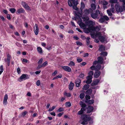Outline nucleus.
I'll list each match as a JSON object with an SVG mask.
<instances>
[{
	"mask_svg": "<svg viewBox=\"0 0 125 125\" xmlns=\"http://www.w3.org/2000/svg\"><path fill=\"white\" fill-rule=\"evenodd\" d=\"M81 118L83 120V121L81 123V124L83 125H86L87 124V122L90 121L91 118L89 117H88L85 114L82 115L81 117Z\"/></svg>",
	"mask_w": 125,
	"mask_h": 125,
	"instance_id": "1",
	"label": "nucleus"
},
{
	"mask_svg": "<svg viewBox=\"0 0 125 125\" xmlns=\"http://www.w3.org/2000/svg\"><path fill=\"white\" fill-rule=\"evenodd\" d=\"M95 36L96 37H98L99 40L102 42H104L106 40L105 36H102L101 33L100 32H96Z\"/></svg>",
	"mask_w": 125,
	"mask_h": 125,
	"instance_id": "2",
	"label": "nucleus"
},
{
	"mask_svg": "<svg viewBox=\"0 0 125 125\" xmlns=\"http://www.w3.org/2000/svg\"><path fill=\"white\" fill-rule=\"evenodd\" d=\"M30 78V75L27 74H23L19 78L18 81L19 82L22 81L23 80L28 79Z\"/></svg>",
	"mask_w": 125,
	"mask_h": 125,
	"instance_id": "3",
	"label": "nucleus"
},
{
	"mask_svg": "<svg viewBox=\"0 0 125 125\" xmlns=\"http://www.w3.org/2000/svg\"><path fill=\"white\" fill-rule=\"evenodd\" d=\"M109 20V18L106 16H104L101 17L99 20V22L101 23L104 22L105 21H108Z\"/></svg>",
	"mask_w": 125,
	"mask_h": 125,
	"instance_id": "4",
	"label": "nucleus"
},
{
	"mask_svg": "<svg viewBox=\"0 0 125 125\" xmlns=\"http://www.w3.org/2000/svg\"><path fill=\"white\" fill-rule=\"evenodd\" d=\"M79 104L82 107L81 109V111L83 112L87 108L86 104L84 103L83 102L81 101L80 102Z\"/></svg>",
	"mask_w": 125,
	"mask_h": 125,
	"instance_id": "5",
	"label": "nucleus"
},
{
	"mask_svg": "<svg viewBox=\"0 0 125 125\" xmlns=\"http://www.w3.org/2000/svg\"><path fill=\"white\" fill-rule=\"evenodd\" d=\"M7 56V59H5L4 60L5 62L7 63L8 65L9 66L10 64L11 56L9 54H8Z\"/></svg>",
	"mask_w": 125,
	"mask_h": 125,
	"instance_id": "6",
	"label": "nucleus"
},
{
	"mask_svg": "<svg viewBox=\"0 0 125 125\" xmlns=\"http://www.w3.org/2000/svg\"><path fill=\"white\" fill-rule=\"evenodd\" d=\"M115 7L116 10L117 12H122L123 11V9L120 8L119 4L118 3L116 4Z\"/></svg>",
	"mask_w": 125,
	"mask_h": 125,
	"instance_id": "7",
	"label": "nucleus"
},
{
	"mask_svg": "<svg viewBox=\"0 0 125 125\" xmlns=\"http://www.w3.org/2000/svg\"><path fill=\"white\" fill-rule=\"evenodd\" d=\"M90 28L91 29L92 31H95L97 32L99 31L100 30L99 27L98 26L95 27L92 26H91V27Z\"/></svg>",
	"mask_w": 125,
	"mask_h": 125,
	"instance_id": "8",
	"label": "nucleus"
},
{
	"mask_svg": "<svg viewBox=\"0 0 125 125\" xmlns=\"http://www.w3.org/2000/svg\"><path fill=\"white\" fill-rule=\"evenodd\" d=\"M62 67L64 71H66L68 72H70L71 71V69L68 66H62Z\"/></svg>",
	"mask_w": 125,
	"mask_h": 125,
	"instance_id": "9",
	"label": "nucleus"
},
{
	"mask_svg": "<svg viewBox=\"0 0 125 125\" xmlns=\"http://www.w3.org/2000/svg\"><path fill=\"white\" fill-rule=\"evenodd\" d=\"M93 12L91 8H89L88 9H85L84 11V14L86 15H88L90 13H92Z\"/></svg>",
	"mask_w": 125,
	"mask_h": 125,
	"instance_id": "10",
	"label": "nucleus"
},
{
	"mask_svg": "<svg viewBox=\"0 0 125 125\" xmlns=\"http://www.w3.org/2000/svg\"><path fill=\"white\" fill-rule=\"evenodd\" d=\"M23 7L26 9L28 10H31L30 7L28 6V5L24 2H22L21 3Z\"/></svg>",
	"mask_w": 125,
	"mask_h": 125,
	"instance_id": "11",
	"label": "nucleus"
},
{
	"mask_svg": "<svg viewBox=\"0 0 125 125\" xmlns=\"http://www.w3.org/2000/svg\"><path fill=\"white\" fill-rule=\"evenodd\" d=\"M34 33L36 35H37L39 33V29L37 24H36L34 27Z\"/></svg>",
	"mask_w": 125,
	"mask_h": 125,
	"instance_id": "12",
	"label": "nucleus"
},
{
	"mask_svg": "<svg viewBox=\"0 0 125 125\" xmlns=\"http://www.w3.org/2000/svg\"><path fill=\"white\" fill-rule=\"evenodd\" d=\"M92 76L91 75H89L86 77L87 80L86 81V83L87 84H90L92 82Z\"/></svg>",
	"mask_w": 125,
	"mask_h": 125,
	"instance_id": "13",
	"label": "nucleus"
},
{
	"mask_svg": "<svg viewBox=\"0 0 125 125\" xmlns=\"http://www.w3.org/2000/svg\"><path fill=\"white\" fill-rule=\"evenodd\" d=\"M101 73V72L99 71H96L94 74V77L97 78H98L100 75Z\"/></svg>",
	"mask_w": 125,
	"mask_h": 125,
	"instance_id": "14",
	"label": "nucleus"
},
{
	"mask_svg": "<svg viewBox=\"0 0 125 125\" xmlns=\"http://www.w3.org/2000/svg\"><path fill=\"white\" fill-rule=\"evenodd\" d=\"M97 61L98 63L101 64L103 63L104 62V59L102 57H98L97 58Z\"/></svg>",
	"mask_w": 125,
	"mask_h": 125,
	"instance_id": "15",
	"label": "nucleus"
},
{
	"mask_svg": "<svg viewBox=\"0 0 125 125\" xmlns=\"http://www.w3.org/2000/svg\"><path fill=\"white\" fill-rule=\"evenodd\" d=\"M94 109V107L91 106H88L87 108V113H89L92 111Z\"/></svg>",
	"mask_w": 125,
	"mask_h": 125,
	"instance_id": "16",
	"label": "nucleus"
},
{
	"mask_svg": "<svg viewBox=\"0 0 125 125\" xmlns=\"http://www.w3.org/2000/svg\"><path fill=\"white\" fill-rule=\"evenodd\" d=\"M100 82V80L99 79H96L94 81H93L92 83L91 84V85L92 86H94L98 84Z\"/></svg>",
	"mask_w": 125,
	"mask_h": 125,
	"instance_id": "17",
	"label": "nucleus"
},
{
	"mask_svg": "<svg viewBox=\"0 0 125 125\" xmlns=\"http://www.w3.org/2000/svg\"><path fill=\"white\" fill-rule=\"evenodd\" d=\"M78 23L82 28L85 27L86 26L85 24L82 21H78Z\"/></svg>",
	"mask_w": 125,
	"mask_h": 125,
	"instance_id": "18",
	"label": "nucleus"
},
{
	"mask_svg": "<svg viewBox=\"0 0 125 125\" xmlns=\"http://www.w3.org/2000/svg\"><path fill=\"white\" fill-rule=\"evenodd\" d=\"M91 26L89 27L88 28H85L84 29V31L85 33H88L91 31V29L90 28Z\"/></svg>",
	"mask_w": 125,
	"mask_h": 125,
	"instance_id": "19",
	"label": "nucleus"
},
{
	"mask_svg": "<svg viewBox=\"0 0 125 125\" xmlns=\"http://www.w3.org/2000/svg\"><path fill=\"white\" fill-rule=\"evenodd\" d=\"M105 49V47L102 45H101L99 47V50L100 52H102L104 51Z\"/></svg>",
	"mask_w": 125,
	"mask_h": 125,
	"instance_id": "20",
	"label": "nucleus"
},
{
	"mask_svg": "<svg viewBox=\"0 0 125 125\" xmlns=\"http://www.w3.org/2000/svg\"><path fill=\"white\" fill-rule=\"evenodd\" d=\"M74 85V83L71 82L69 85V89L70 90H72L73 89Z\"/></svg>",
	"mask_w": 125,
	"mask_h": 125,
	"instance_id": "21",
	"label": "nucleus"
},
{
	"mask_svg": "<svg viewBox=\"0 0 125 125\" xmlns=\"http://www.w3.org/2000/svg\"><path fill=\"white\" fill-rule=\"evenodd\" d=\"M92 91V89H89L86 92L85 94H87L90 95L91 94Z\"/></svg>",
	"mask_w": 125,
	"mask_h": 125,
	"instance_id": "22",
	"label": "nucleus"
},
{
	"mask_svg": "<svg viewBox=\"0 0 125 125\" xmlns=\"http://www.w3.org/2000/svg\"><path fill=\"white\" fill-rule=\"evenodd\" d=\"M85 7V5L84 2L82 1L81 3V6L80 7V9L82 11L83 9Z\"/></svg>",
	"mask_w": 125,
	"mask_h": 125,
	"instance_id": "23",
	"label": "nucleus"
},
{
	"mask_svg": "<svg viewBox=\"0 0 125 125\" xmlns=\"http://www.w3.org/2000/svg\"><path fill=\"white\" fill-rule=\"evenodd\" d=\"M91 16L92 18L95 19L97 18L98 15L95 13H92L91 14Z\"/></svg>",
	"mask_w": 125,
	"mask_h": 125,
	"instance_id": "24",
	"label": "nucleus"
},
{
	"mask_svg": "<svg viewBox=\"0 0 125 125\" xmlns=\"http://www.w3.org/2000/svg\"><path fill=\"white\" fill-rule=\"evenodd\" d=\"M89 87V84H87L84 85L83 88V90H87Z\"/></svg>",
	"mask_w": 125,
	"mask_h": 125,
	"instance_id": "25",
	"label": "nucleus"
},
{
	"mask_svg": "<svg viewBox=\"0 0 125 125\" xmlns=\"http://www.w3.org/2000/svg\"><path fill=\"white\" fill-rule=\"evenodd\" d=\"M111 9L110 10H111L112 13H114L115 10V7L114 5L113 4H112L111 5Z\"/></svg>",
	"mask_w": 125,
	"mask_h": 125,
	"instance_id": "26",
	"label": "nucleus"
},
{
	"mask_svg": "<svg viewBox=\"0 0 125 125\" xmlns=\"http://www.w3.org/2000/svg\"><path fill=\"white\" fill-rule=\"evenodd\" d=\"M68 65L72 67V66H74L75 65V63L74 62L72 61H71L68 64Z\"/></svg>",
	"mask_w": 125,
	"mask_h": 125,
	"instance_id": "27",
	"label": "nucleus"
},
{
	"mask_svg": "<svg viewBox=\"0 0 125 125\" xmlns=\"http://www.w3.org/2000/svg\"><path fill=\"white\" fill-rule=\"evenodd\" d=\"M91 8L92 10H95L96 9V7L95 4H94L92 3L91 4Z\"/></svg>",
	"mask_w": 125,
	"mask_h": 125,
	"instance_id": "28",
	"label": "nucleus"
},
{
	"mask_svg": "<svg viewBox=\"0 0 125 125\" xmlns=\"http://www.w3.org/2000/svg\"><path fill=\"white\" fill-rule=\"evenodd\" d=\"M100 54L101 56H106L107 54V52H102L100 53Z\"/></svg>",
	"mask_w": 125,
	"mask_h": 125,
	"instance_id": "29",
	"label": "nucleus"
},
{
	"mask_svg": "<svg viewBox=\"0 0 125 125\" xmlns=\"http://www.w3.org/2000/svg\"><path fill=\"white\" fill-rule=\"evenodd\" d=\"M101 3L103 5H106L108 4V2L104 0H102L101 1Z\"/></svg>",
	"mask_w": 125,
	"mask_h": 125,
	"instance_id": "30",
	"label": "nucleus"
},
{
	"mask_svg": "<svg viewBox=\"0 0 125 125\" xmlns=\"http://www.w3.org/2000/svg\"><path fill=\"white\" fill-rule=\"evenodd\" d=\"M37 50L38 52L41 54L42 53V48L40 47H38L37 48Z\"/></svg>",
	"mask_w": 125,
	"mask_h": 125,
	"instance_id": "31",
	"label": "nucleus"
},
{
	"mask_svg": "<svg viewBox=\"0 0 125 125\" xmlns=\"http://www.w3.org/2000/svg\"><path fill=\"white\" fill-rule=\"evenodd\" d=\"M24 10L22 8L18 10L17 12L19 13H21L24 12Z\"/></svg>",
	"mask_w": 125,
	"mask_h": 125,
	"instance_id": "32",
	"label": "nucleus"
},
{
	"mask_svg": "<svg viewBox=\"0 0 125 125\" xmlns=\"http://www.w3.org/2000/svg\"><path fill=\"white\" fill-rule=\"evenodd\" d=\"M101 67V65L98 64L95 67V70H99Z\"/></svg>",
	"mask_w": 125,
	"mask_h": 125,
	"instance_id": "33",
	"label": "nucleus"
},
{
	"mask_svg": "<svg viewBox=\"0 0 125 125\" xmlns=\"http://www.w3.org/2000/svg\"><path fill=\"white\" fill-rule=\"evenodd\" d=\"M90 39V38L89 37H88L87 38L86 40V42L87 45H88L90 44V42L89 41V40Z\"/></svg>",
	"mask_w": 125,
	"mask_h": 125,
	"instance_id": "34",
	"label": "nucleus"
},
{
	"mask_svg": "<svg viewBox=\"0 0 125 125\" xmlns=\"http://www.w3.org/2000/svg\"><path fill=\"white\" fill-rule=\"evenodd\" d=\"M65 105L66 106L70 107L71 106V104L70 102H67L65 103Z\"/></svg>",
	"mask_w": 125,
	"mask_h": 125,
	"instance_id": "35",
	"label": "nucleus"
},
{
	"mask_svg": "<svg viewBox=\"0 0 125 125\" xmlns=\"http://www.w3.org/2000/svg\"><path fill=\"white\" fill-rule=\"evenodd\" d=\"M111 11L110 10H107V12L108 15L110 16H111L112 15V14L111 12Z\"/></svg>",
	"mask_w": 125,
	"mask_h": 125,
	"instance_id": "36",
	"label": "nucleus"
},
{
	"mask_svg": "<svg viewBox=\"0 0 125 125\" xmlns=\"http://www.w3.org/2000/svg\"><path fill=\"white\" fill-rule=\"evenodd\" d=\"M87 103L89 104H92L94 103V100H90L88 101Z\"/></svg>",
	"mask_w": 125,
	"mask_h": 125,
	"instance_id": "37",
	"label": "nucleus"
},
{
	"mask_svg": "<svg viewBox=\"0 0 125 125\" xmlns=\"http://www.w3.org/2000/svg\"><path fill=\"white\" fill-rule=\"evenodd\" d=\"M72 1L74 5H77L78 4L77 0H73Z\"/></svg>",
	"mask_w": 125,
	"mask_h": 125,
	"instance_id": "38",
	"label": "nucleus"
},
{
	"mask_svg": "<svg viewBox=\"0 0 125 125\" xmlns=\"http://www.w3.org/2000/svg\"><path fill=\"white\" fill-rule=\"evenodd\" d=\"M10 11L12 13H14L16 11V9L14 8H11L10 9Z\"/></svg>",
	"mask_w": 125,
	"mask_h": 125,
	"instance_id": "39",
	"label": "nucleus"
},
{
	"mask_svg": "<svg viewBox=\"0 0 125 125\" xmlns=\"http://www.w3.org/2000/svg\"><path fill=\"white\" fill-rule=\"evenodd\" d=\"M84 93H82L80 94L79 97L81 99H82L84 98Z\"/></svg>",
	"mask_w": 125,
	"mask_h": 125,
	"instance_id": "40",
	"label": "nucleus"
},
{
	"mask_svg": "<svg viewBox=\"0 0 125 125\" xmlns=\"http://www.w3.org/2000/svg\"><path fill=\"white\" fill-rule=\"evenodd\" d=\"M27 113V112L26 111H25L24 112L22 113L21 116L22 117H24Z\"/></svg>",
	"mask_w": 125,
	"mask_h": 125,
	"instance_id": "41",
	"label": "nucleus"
},
{
	"mask_svg": "<svg viewBox=\"0 0 125 125\" xmlns=\"http://www.w3.org/2000/svg\"><path fill=\"white\" fill-rule=\"evenodd\" d=\"M77 5H74L73 6V9L76 10H77L78 9L77 7H76Z\"/></svg>",
	"mask_w": 125,
	"mask_h": 125,
	"instance_id": "42",
	"label": "nucleus"
},
{
	"mask_svg": "<svg viewBox=\"0 0 125 125\" xmlns=\"http://www.w3.org/2000/svg\"><path fill=\"white\" fill-rule=\"evenodd\" d=\"M110 2L112 3H115L117 2V0H110Z\"/></svg>",
	"mask_w": 125,
	"mask_h": 125,
	"instance_id": "43",
	"label": "nucleus"
},
{
	"mask_svg": "<svg viewBox=\"0 0 125 125\" xmlns=\"http://www.w3.org/2000/svg\"><path fill=\"white\" fill-rule=\"evenodd\" d=\"M47 62L46 61L42 64V66L43 67H45L47 64Z\"/></svg>",
	"mask_w": 125,
	"mask_h": 125,
	"instance_id": "44",
	"label": "nucleus"
},
{
	"mask_svg": "<svg viewBox=\"0 0 125 125\" xmlns=\"http://www.w3.org/2000/svg\"><path fill=\"white\" fill-rule=\"evenodd\" d=\"M83 61V59L81 58H78L77 59V61L78 62H80Z\"/></svg>",
	"mask_w": 125,
	"mask_h": 125,
	"instance_id": "45",
	"label": "nucleus"
},
{
	"mask_svg": "<svg viewBox=\"0 0 125 125\" xmlns=\"http://www.w3.org/2000/svg\"><path fill=\"white\" fill-rule=\"evenodd\" d=\"M88 24L90 25H92L93 24V21H89L87 22Z\"/></svg>",
	"mask_w": 125,
	"mask_h": 125,
	"instance_id": "46",
	"label": "nucleus"
},
{
	"mask_svg": "<svg viewBox=\"0 0 125 125\" xmlns=\"http://www.w3.org/2000/svg\"><path fill=\"white\" fill-rule=\"evenodd\" d=\"M68 3L69 6L71 7L73 6L72 4L71 3V2L69 0H68Z\"/></svg>",
	"mask_w": 125,
	"mask_h": 125,
	"instance_id": "47",
	"label": "nucleus"
},
{
	"mask_svg": "<svg viewBox=\"0 0 125 125\" xmlns=\"http://www.w3.org/2000/svg\"><path fill=\"white\" fill-rule=\"evenodd\" d=\"M75 82H76V83H77L80 84L81 83V80L79 79H77L76 80Z\"/></svg>",
	"mask_w": 125,
	"mask_h": 125,
	"instance_id": "48",
	"label": "nucleus"
},
{
	"mask_svg": "<svg viewBox=\"0 0 125 125\" xmlns=\"http://www.w3.org/2000/svg\"><path fill=\"white\" fill-rule=\"evenodd\" d=\"M43 59L42 58L41 59L38 61V64H41L42 62Z\"/></svg>",
	"mask_w": 125,
	"mask_h": 125,
	"instance_id": "49",
	"label": "nucleus"
},
{
	"mask_svg": "<svg viewBox=\"0 0 125 125\" xmlns=\"http://www.w3.org/2000/svg\"><path fill=\"white\" fill-rule=\"evenodd\" d=\"M86 100H88L89 99H90V97L88 95H86L85 96Z\"/></svg>",
	"mask_w": 125,
	"mask_h": 125,
	"instance_id": "50",
	"label": "nucleus"
},
{
	"mask_svg": "<svg viewBox=\"0 0 125 125\" xmlns=\"http://www.w3.org/2000/svg\"><path fill=\"white\" fill-rule=\"evenodd\" d=\"M55 108V106H52L51 108H50L49 109L48 111H51L53 110Z\"/></svg>",
	"mask_w": 125,
	"mask_h": 125,
	"instance_id": "51",
	"label": "nucleus"
},
{
	"mask_svg": "<svg viewBox=\"0 0 125 125\" xmlns=\"http://www.w3.org/2000/svg\"><path fill=\"white\" fill-rule=\"evenodd\" d=\"M75 13L76 15L78 16H79L80 15H81V14H80V12L78 11H75Z\"/></svg>",
	"mask_w": 125,
	"mask_h": 125,
	"instance_id": "52",
	"label": "nucleus"
},
{
	"mask_svg": "<svg viewBox=\"0 0 125 125\" xmlns=\"http://www.w3.org/2000/svg\"><path fill=\"white\" fill-rule=\"evenodd\" d=\"M83 113V112L81 111V109L78 112V114L79 115H81Z\"/></svg>",
	"mask_w": 125,
	"mask_h": 125,
	"instance_id": "53",
	"label": "nucleus"
},
{
	"mask_svg": "<svg viewBox=\"0 0 125 125\" xmlns=\"http://www.w3.org/2000/svg\"><path fill=\"white\" fill-rule=\"evenodd\" d=\"M65 95H66L67 97H70L71 96V94L70 93H65Z\"/></svg>",
	"mask_w": 125,
	"mask_h": 125,
	"instance_id": "54",
	"label": "nucleus"
},
{
	"mask_svg": "<svg viewBox=\"0 0 125 125\" xmlns=\"http://www.w3.org/2000/svg\"><path fill=\"white\" fill-rule=\"evenodd\" d=\"M76 44L78 45H80L81 46L82 45V43L79 42H76Z\"/></svg>",
	"mask_w": 125,
	"mask_h": 125,
	"instance_id": "55",
	"label": "nucleus"
},
{
	"mask_svg": "<svg viewBox=\"0 0 125 125\" xmlns=\"http://www.w3.org/2000/svg\"><path fill=\"white\" fill-rule=\"evenodd\" d=\"M94 74L93 72L92 71H90L89 73V75H91L92 76Z\"/></svg>",
	"mask_w": 125,
	"mask_h": 125,
	"instance_id": "56",
	"label": "nucleus"
},
{
	"mask_svg": "<svg viewBox=\"0 0 125 125\" xmlns=\"http://www.w3.org/2000/svg\"><path fill=\"white\" fill-rule=\"evenodd\" d=\"M7 100H6L4 99L3 101V104L4 105H6L7 104Z\"/></svg>",
	"mask_w": 125,
	"mask_h": 125,
	"instance_id": "57",
	"label": "nucleus"
},
{
	"mask_svg": "<svg viewBox=\"0 0 125 125\" xmlns=\"http://www.w3.org/2000/svg\"><path fill=\"white\" fill-rule=\"evenodd\" d=\"M36 84L37 86H39L40 84V81L39 80H38L36 82Z\"/></svg>",
	"mask_w": 125,
	"mask_h": 125,
	"instance_id": "58",
	"label": "nucleus"
},
{
	"mask_svg": "<svg viewBox=\"0 0 125 125\" xmlns=\"http://www.w3.org/2000/svg\"><path fill=\"white\" fill-rule=\"evenodd\" d=\"M90 69L92 70H94L95 69V67L93 65L90 67Z\"/></svg>",
	"mask_w": 125,
	"mask_h": 125,
	"instance_id": "59",
	"label": "nucleus"
},
{
	"mask_svg": "<svg viewBox=\"0 0 125 125\" xmlns=\"http://www.w3.org/2000/svg\"><path fill=\"white\" fill-rule=\"evenodd\" d=\"M96 14H97V15L99 14H100V11L99 10H97L96 11Z\"/></svg>",
	"mask_w": 125,
	"mask_h": 125,
	"instance_id": "60",
	"label": "nucleus"
},
{
	"mask_svg": "<svg viewBox=\"0 0 125 125\" xmlns=\"http://www.w3.org/2000/svg\"><path fill=\"white\" fill-rule=\"evenodd\" d=\"M42 67H43L42 66V64H39V65L37 67V68L38 69H39Z\"/></svg>",
	"mask_w": 125,
	"mask_h": 125,
	"instance_id": "61",
	"label": "nucleus"
},
{
	"mask_svg": "<svg viewBox=\"0 0 125 125\" xmlns=\"http://www.w3.org/2000/svg\"><path fill=\"white\" fill-rule=\"evenodd\" d=\"M81 39L83 40H85L86 39V37L83 35H81Z\"/></svg>",
	"mask_w": 125,
	"mask_h": 125,
	"instance_id": "62",
	"label": "nucleus"
},
{
	"mask_svg": "<svg viewBox=\"0 0 125 125\" xmlns=\"http://www.w3.org/2000/svg\"><path fill=\"white\" fill-rule=\"evenodd\" d=\"M17 72L18 74H20L21 73V69L19 67L17 69Z\"/></svg>",
	"mask_w": 125,
	"mask_h": 125,
	"instance_id": "63",
	"label": "nucleus"
},
{
	"mask_svg": "<svg viewBox=\"0 0 125 125\" xmlns=\"http://www.w3.org/2000/svg\"><path fill=\"white\" fill-rule=\"evenodd\" d=\"M7 18L9 20H10L11 19L10 16V15L9 14H8L7 15Z\"/></svg>",
	"mask_w": 125,
	"mask_h": 125,
	"instance_id": "64",
	"label": "nucleus"
}]
</instances>
